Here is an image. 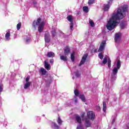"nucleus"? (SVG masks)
<instances>
[{"mask_svg": "<svg viewBox=\"0 0 129 129\" xmlns=\"http://www.w3.org/2000/svg\"><path fill=\"white\" fill-rule=\"evenodd\" d=\"M71 59L72 62H74V60L75 59V57L74 56V52L71 54Z\"/></svg>", "mask_w": 129, "mask_h": 129, "instance_id": "nucleus-24", "label": "nucleus"}, {"mask_svg": "<svg viewBox=\"0 0 129 129\" xmlns=\"http://www.w3.org/2000/svg\"><path fill=\"white\" fill-rule=\"evenodd\" d=\"M30 80V76H28L25 79V81L26 83H28V82H29V81Z\"/></svg>", "mask_w": 129, "mask_h": 129, "instance_id": "nucleus-35", "label": "nucleus"}, {"mask_svg": "<svg viewBox=\"0 0 129 129\" xmlns=\"http://www.w3.org/2000/svg\"><path fill=\"white\" fill-rule=\"evenodd\" d=\"M104 47H105V41H103L100 45L98 52L103 51V50H104Z\"/></svg>", "mask_w": 129, "mask_h": 129, "instance_id": "nucleus-7", "label": "nucleus"}, {"mask_svg": "<svg viewBox=\"0 0 129 129\" xmlns=\"http://www.w3.org/2000/svg\"><path fill=\"white\" fill-rule=\"evenodd\" d=\"M73 79H74V77H73Z\"/></svg>", "mask_w": 129, "mask_h": 129, "instance_id": "nucleus-47", "label": "nucleus"}, {"mask_svg": "<svg viewBox=\"0 0 129 129\" xmlns=\"http://www.w3.org/2000/svg\"><path fill=\"white\" fill-rule=\"evenodd\" d=\"M11 36V33L10 32H7L6 34V40H10V36Z\"/></svg>", "mask_w": 129, "mask_h": 129, "instance_id": "nucleus-20", "label": "nucleus"}, {"mask_svg": "<svg viewBox=\"0 0 129 129\" xmlns=\"http://www.w3.org/2000/svg\"><path fill=\"white\" fill-rule=\"evenodd\" d=\"M126 25H125V24L124 23H121L120 25V27L121 28V29H124V28H125Z\"/></svg>", "mask_w": 129, "mask_h": 129, "instance_id": "nucleus-28", "label": "nucleus"}, {"mask_svg": "<svg viewBox=\"0 0 129 129\" xmlns=\"http://www.w3.org/2000/svg\"><path fill=\"white\" fill-rule=\"evenodd\" d=\"M21 27H22V23L19 22L17 25V29L18 31H19L21 29Z\"/></svg>", "mask_w": 129, "mask_h": 129, "instance_id": "nucleus-23", "label": "nucleus"}, {"mask_svg": "<svg viewBox=\"0 0 129 129\" xmlns=\"http://www.w3.org/2000/svg\"><path fill=\"white\" fill-rule=\"evenodd\" d=\"M57 122L58 124H62V120H61V118H60V117H59L58 118Z\"/></svg>", "mask_w": 129, "mask_h": 129, "instance_id": "nucleus-32", "label": "nucleus"}, {"mask_svg": "<svg viewBox=\"0 0 129 129\" xmlns=\"http://www.w3.org/2000/svg\"><path fill=\"white\" fill-rule=\"evenodd\" d=\"M115 121V118H113V120L112 121V123L113 124V123Z\"/></svg>", "mask_w": 129, "mask_h": 129, "instance_id": "nucleus-43", "label": "nucleus"}, {"mask_svg": "<svg viewBox=\"0 0 129 129\" xmlns=\"http://www.w3.org/2000/svg\"><path fill=\"white\" fill-rule=\"evenodd\" d=\"M51 127L54 129H59V126L56 123L52 122L51 124Z\"/></svg>", "mask_w": 129, "mask_h": 129, "instance_id": "nucleus-14", "label": "nucleus"}, {"mask_svg": "<svg viewBox=\"0 0 129 129\" xmlns=\"http://www.w3.org/2000/svg\"><path fill=\"white\" fill-rule=\"evenodd\" d=\"M89 24L92 27H94V26H95V24H94V22L91 19L89 20Z\"/></svg>", "mask_w": 129, "mask_h": 129, "instance_id": "nucleus-22", "label": "nucleus"}, {"mask_svg": "<svg viewBox=\"0 0 129 129\" xmlns=\"http://www.w3.org/2000/svg\"><path fill=\"white\" fill-rule=\"evenodd\" d=\"M114 129H115V128H114Z\"/></svg>", "mask_w": 129, "mask_h": 129, "instance_id": "nucleus-48", "label": "nucleus"}, {"mask_svg": "<svg viewBox=\"0 0 129 129\" xmlns=\"http://www.w3.org/2000/svg\"><path fill=\"white\" fill-rule=\"evenodd\" d=\"M33 5H34V6H36V5H37V2H33Z\"/></svg>", "mask_w": 129, "mask_h": 129, "instance_id": "nucleus-44", "label": "nucleus"}, {"mask_svg": "<svg viewBox=\"0 0 129 129\" xmlns=\"http://www.w3.org/2000/svg\"><path fill=\"white\" fill-rule=\"evenodd\" d=\"M86 58H87V54H85L82 57V60L79 64V66H81V65H83L86 61Z\"/></svg>", "mask_w": 129, "mask_h": 129, "instance_id": "nucleus-8", "label": "nucleus"}, {"mask_svg": "<svg viewBox=\"0 0 129 129\" xmlns=\"http://www.w3.org/2000/svg\"><path fill=\"white\" fill-rule=\"evenodd\" d=\"M67 20H68V21L70 22V23H73V21H72V16L70 15V16H68Z\"/></svg>", "mask_w": 129, "mask_h": 129, "instance_id": "nucleus-21", "label": "nucleus"}, {"mask_svg": "<svg viewBox=\"0 0 129 129\" xmlns=\"http://www.w3.org/2000/svg\"><path fill=\"white\" fill-rule=\"evenodd\" d=\"M47 57H49V58H53L55 57V53L52 52H49L47 53Z\"/></svg>", "mask_w": 129, "mask_h": 129, "instance_id": "nucleus-12", "label": "nucleus"}, {"mask_svg": "<svg viewBox=\"0 0 129 129\" xmlns=\"http://www.w3.org/2000/svg\"><path fill=\"white\" fill-rule=\"evenodd\" d=\"M31 85V82L26 83L24 85V89H27Z\"/></svg>", "mask_w": 129, "mask_h": 129, "instance_id": "nucleus-17", "label": "nucleus"}, {"mask_svg": "<svg viewBox=\"0 0 129 129\" xmlns=\"http://www.w3.org/2000/svg\"><path fill=\"white\" fill-rule=\"evenodd\" d=\"M52 36L53 37H55V36H56V32L55 31H52Z\"/></svg>", "mask_w": 129, "mask_h": 129, "instance_id": "nucleus-39", "label": "nucleus"}, {"mask_svg": "<svg viewBox=\"0 0 129 129\" xmlns=\"http://www.w3.org/2000/svg\"><path fill=\"white\" fill-rule=\"evenodd\" d=\"M70 53V48L69 46H66L64 48V55H68Z\"/></svg>", "mask_w": 129, "mask_h": 129, "instance_id": "nucleus-10", "label": "nucleus"}, {"mask_svg": "<svg viewBox=\"0 0 129 129\" xmlns=\"http://www.w3.org/2000/svg\"><path fill=\"white\" fill-rule=\"evenodd\" d=\"M121 34L119 33H116L115 35V42L118 43L120 41V37Z\"/></svg>", "mask_w": 129, "mask_h": 129, "instance_id": "nucleus-6", "label": "nucleus"}, {"mask_svg": "<svg viewBox=\"0 0 129 129\" xmlns=\"http://www.w3.org/2000/svg\"><path fill=\"white\" fill-rule=\"evenodd\" d=\"M80 98L81 99V100H82V101L85 102V97H84L83 95H81L80 96Z\"/></svg>", "mask_w": 129, "mask_h": 129, "instance_id": "nucleus-27", "label": "nucleus"}, {"mask_svg": "<svg viewBox=\"0 0 129 129\" xmlns=\"http://www.w3.org/2000/svg\"><path fill=\"white\" fill-rule=\"evenodd\" d=\"M98 57H99V58H100V59H103V54H102V53H100L98 54Z\"/></svg>", "mask_w": 129, "mask_h": 129, "instance_id": "nucleus-33", "label": "nucleus"}, {"mask_svg": "<svg viewBox=\"0 0 129 129\" xmlns=\"http://www.w3.org/2000/svg\"><path fill=\"white\" fill-rule=\"evenodd\" d=\"M44 67L47 70H50L51 69V66L46 61H44Z\"/></svg>", "mask_w": 129, "mask_h": 129, "instance_id": "nucleus-11", "label": "nucleus"}, {"mask_svg": "<svg viewBox=\"0 0 129 129\" xmlns=\"http://www.w3.org/2000/svg\"><path fill=\"white\" fill-rule=\"evenodd\" d=\"M109 8H110V5H109V4L105 5L104 7V11H108V10H109Z\"/></svg>", "mask_w": 129, "mask_h": 129, "instance_id": "nucleus-18", "label": "nucleus"}, {"mask_svg": "<svg viewBox=\"0 0 129 129\" xmlns=\"http://www.w3.org/2000/svg\"><path fill=\"white\" fill-rule=\"evenodd\" d=\"M83 11L85 13H88V7L85 6L83 8Z\"/></svg>", "mask_w": 129, "mask_h": 129, "instance_id": "nucleus-26", "label": "nucleus"}, {"mask_svg": "<svg viewBox=\"0 0 129 129\" xmlns=\"http://www.w3.org/2000/svg\"><path fill=\"white\" fill-rule=\"evenodd\" d=\"M95 0H89V1H88V4L89 5H92V4H94V1H95Z\"/></svg>", "mask_w": 129, "mask_h": 129, "instance_id": "nucleus-31", "label": "nucleus"}, {"mask_svg": "<svg viewBox=\"0 0 129 129\" xmlns=\"http://www.w3.org/2000/svg\"><path fill=\"white\" fill-rule=\"evenodd\" d=\"M26 43H29L30 42V38H28L26 40Z\"/></svg>", "mask_w": 129, "mask_h": 129, "instance_id": "nucleus-41", "label": "nucleus"}, {"mask_svg": "<svg viewBox=\"0 0 129 129\" xmlns=\"http://www.w3.org/2000/svg\"><path fill=\"white\" fill-rule=\"evenodd\" d=\"M45 26V22L44 21H42V19L38 18L37 20H35L33 21L32 24V27L34 29H37V27H38V31L39 33L43 32V30H44V27Z\"/></svg>", "mask_w": 129, "mask_h": 129, "instance_id": "nucleus-2", "label": "nucleus"}, {"mask_svg": "<svg viewBox=\"0 0 129 129\" xmlns=\"http://www.w3.org/2000/svg\"><path fill=\"white\" fill-rule=\"evenodd\" d=\"M60 60H62V61H64V62H66L67 61V56L66 55H60Z\"/></svg>", "mask_w": 129, "mask_h": 129, "instance_id": "nucleus-16", "label": "nucleus"}, {"mask_svg": "<svg viewBox=\"0 0 129 129\" xmlns=\"http://www.w3.org/2000/svg\"><path fill=\"white\" fill-rule=\"evenodd\" d=\"M87 116L88 118H90V119H92V120H93V119H94V118L95 117V114H94V112L92 111H89L87 113Z\"/></svg>", "mask_w": 129, "mask_h": 129, "instance_id": "nucleus-5", "label": "nucleus"}, {"mask_svg": "<svg viewBox=\"0 0 129 129\" xmlns=\"http://www.w3.org/2000/svg\"><path fill=\"white\" fill-rule=\"evenodd\" d=\"M75 76H76V77H77V78H79L81 76L80 74L79 73V71H77V72H76L75 73Z\"/></svg>", "mask_w": 129, "mask_h": 129, "instance_id": "nucleus-25", "label": "nucleus"}, {"mask_svg": "<svg viewBox=\"0 0 129 129\" xmlns=\"http://www.w3.org/2000/svg\"><path fill=\"white\" fill-rule=\"evenodd\" d=\"M102 63L104 64H105L106 63H107V57L104 58Z\"/></svg>", "mask_w": 129, "mask_h": 129, "instance_id": "nucleus-30", "label": "nucleus"}, {"mask_svg": "<svg viewBox=\"0 0 129 129\" xmlns=\"http://www.w3.org/2000/svg\"><path fill=\"white\" fill-rule=\"evenodd\" d=\"M74 93H75V95H76V96H78L79 94V92H78V90H74Z\"/></svg>", "mask_w": 129, "mask_h": 129, "instance_id": "nucleus-34", "label": "nucleus"}, {"mask_svg": "<svg viewBox=\"0 0 129 129\" xmlns=\"http://www.w3.org/2000/svg\"><path fill=\"white\" fill-rule=\"evenodd\" d=\"M111 64V60H110V58H109L108 59V67H109V68H110Z\"/></svg>", "mask_w": 129, "mask_h": 129, "instance_id": "nucleus-29", "label": "nucleus"}, {"mask_svg": "<svg viewBox=\"0 0 129 129\" xmlns=\"http://www.w3.org/2000/svg\"><path fill=\"white\" fill-rule=\"evenodd\" d=\"M103 111H106V102H103Z\"/></svg>", "mask_w": 129, "mask_h": 129, "instance_id": "nucleus-19", "label": "nucleus"}, {"mask_svg": "<svg viewBox=\"0 0 129 129\" xmlns=\"http://www.w3.org/2000/svg\"><path fill=\"white\" fill-rule=\"evenodd\" d=\"M85 124L86 127H89L91 124H90V122L89 121V119H85Z\"/></svg>", "mask_w": 129, "mask_h": 129, "instance_id": "nucleus-13", "label": "nucleus"}, {"mask_svg": "<svg viewBox=\"0 0 129 129\" xmlns=\"http://www.w3.org/2000/svg\"><path fill=\"white\" fill-rule=\"evenodd\" d=\"M75 102H76V103L77 102V99H76V100H75Z\"/></svg>", "mask_w": 129, "mask_h": 129, "instance_id": "nucleus-45", "label": "nucleus"}, {"mask_svg": "<svg viewBox=\"0 0 129 129\" xmlns=\"http://www.w3.org/2000/svg\"><path fill=\"white\" fill-rule=\"evenodd\" d=\"M44 39L46 43H49L50 39V34L48 33H45Z\"/></svg>", "mask_w": 129, "mask_h": 129, "instance_id": "nucleus-9", "label": "nucleus"}, {"mask_svg": "<svg viewBox=\"0 0 129 129\" xmlns=\"http://www.w3.org/2000/svg\"><path fill=\"white\" fill-rule=\"evenodd\" d=\"M113 1V0H109L108 3V4H111V3H112Z\"/></svg>", "mask_w": 129, "mask_h": 129, "instance_id": "nucleus-42", "label": "nucleus"}, {"mask_svg": "<svg viewBox=\"0 0 129 129\" xmlns=\"http://www.w3.org/2000/svg\"><path fill=\"white\" fill-rule=\"evenodd\" d=\"M49 62H50V64H53V63H54V59H50Z\"/></svg>", "mask_w": 129, "mask_h": 129, "instance_id": "nucleus-40", "label": "nucleus"}, {"mask_svg": "<svg viewBox=\"0 0 129 129\" xmlns=\"http://www.w3.org/2000/svg\"><path fill=\"white\" fill-rule=\"evenodd\" d=\"M116 66L117 67L114 68L112 70L111 74V78L112 80H115V79H116L117 73L118 72V70H119V68H120V66H121V64H120V60H118L117 61Z\"/></svg>", "mask_w": 129, "mask_h": 129, "instance_id": "nucleus-3", "label": "nucleus"}, {"mask_svg": "<svg viewBox=\"0 0 129 129\" xmlns=\"http://www.w3.org/2000/svg\"><path fill=\"white\" fill-rule=\"evenodd\" d=\"M4 86L2 85H0V93L3 92Z\"/></svg>", "mask_w": 129, "mask_h": 129, "instance_id": "nucleus-37", "label": "nucleus"}, {"mask_svg": "<svg viewBox=\"0 0 129 129\" xmlns=\"http://www.w3.org/2000/svg\"><path fill=\"white\" fill-rule=\"evenodd\" d=\"M76 120L77 122L79 123V125H78L77 129H83V127L81 125V117L79 115H76L75 117Z\"/></svg>", "mask_w": 129, "mask_h": 129, "instance_id": "nucleus-4", "label": "nucleus"}, {"mask_svg": "<svg viewBox=\"0 0 129 129\" xmlns=\"http://www.w3.org/2000/svg\"><path fill=\"white\" fill-rule=\"evenodd\" d=\"M70 29L71 30H72V29H73V22H72L70 24Z\"/></svg>", "mask_w": 129, "mask_h": 129, "instance_id": "nucleus-38", "label": "nucleus"}, {"mask_svg": "<svg viewBox=\"0 0 129 129\" xmlns=\"http://www.w3.org/2000/svg\"><path fill=\"white\" fill-rule=\"evenodd\" d=\"M127 11V7L124 5L118 8L116 14H113L112 17L109 19L107 24V29L109 31L113 30L118 24V21L125 17V12Z\"/></svg>", "mask_w": 129, "mask_h": 129, "instance_id": "nucleus-1", "label": "nucleus"}, {"mask_svg": "<svg viewBox=\"0 0 129 129\" xmlns=\"http://www.w3.org/2000/svg\"><path fill=\"white\" fill-rule=\"evenodd\" d=\"M84 115H85V112H82L81 113V116L82 118H83V117H84Z\"/></svg>", "mask_w": 129, "mask_h": 129, "instance_id": "nucleus-36", "label": "nucleus"}, {"mask_svg": "<svg viewBox=\"0 0 129 129\" xmlns=\"http://www.w3.org/2000/svg\"><path fill=\"white\" fill-rule=\"evenodd\" d=\"M40 73L41 74V75H46L47 71L44 68H41L40 70Z\"/></svg>", "mask_w": 129, "mask_h": 129, "instance_id": "nucleus-15", "label": "nucleus"}, {"mask_svg": "<svg viewBox=\"0 0 129 129\" xmlns=\"http://www.w3.org/2000/svg\"><path fill=\"white\" fill-rule=\"evenodd\" d=\"M98 108H99V109L100 108V107H99V106H98Z\"/></svg>", "mask_w": 129, "mask_h": 129, "instance_id": "nucleus-46", "label": "nucleus"}]
</instances>
